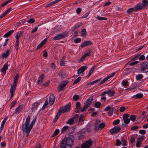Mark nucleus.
Instances as JSON below:
<instances>
[{"mask_svg":"<svg viewBox=\"0 0 148 148\" xmlns=\"http://www.w3.org/2000/svg\"><path fill=\"white\" fill-rule=\"evenodd\" d=\"M36 118H35L33 119L29 126L31 117L29 116H28L26 119L25 123L22 125V130L24 132H25L27 134V136L30 132L33 125L35 123L36 121Z\"/></svg>","mask_w":148,"mask_h":148,"instance_id":"nucleus-1","label":"nucleus"},{"mask_svg":"<svg viewBox=\"0 0 148 148\" xmlns=\"http://www.w3.org/2000/svg\"><path fill=\"white\" fill-rule=\"evenodd\" d=\"M71 103H69L66 105L64 107H61L60 109L59 112L62 113H64L67 112L69 111L70 109Z\"/></svg>","mask_w":148,"mask_h":148,"instance_id":"nucleus-2","label":"nucleus"},{"mask_svg":"<svg viewBox=\"0 0 148 148\" xmlns=\"http://www.w3.org/2000/svg\"><path fill=\"white\" fill-rule=\"evenodd\" d=\"M68 33L66 32H64L56 35L53 38V39L55 40H57L63 38L67 37Z\"/></svg>","mask_w":148,"mask_h":148,"instance_id":"nucleus-3","label":"nucleus"},{"mask_svg":"<svg viewBox=\"0 0 148 148\" xmlns=\"http://www.w3.org/2000/svg\"><path fill=\"white\" fill-rule=\"evenodd\" d=\"M140 70L142 72H148V63L146 62H143L141 64Z\"/></svg>","mask_w":148,"mask_h":148,"instance_id":"nucleus-4","label":"nucleus"},{"mask_svg":"<svg viewBox=\"0 0 148 148\" xmlns=\"http://www.w3.org/2000/svg\"><path fill=\"white\" fill-rule=\"evenodd\" d=\"M92 141L91 139L85 141L81 145V148H89L92 144Z\"/></svg>","mask_w":148,"mask_h":148,"instance_id":"nucleus-5","label":"nucleus"},{"mask_svg":"<svg viewBox=\"0 0 148 148\" xmlns=\"http://www.w3.org/2000/svg\"><path fill=\"white\" fill-rule=\"evenodd\" d=\"M63 140H65V143L66 145L69 146H71L73 144V141L72 139L70 137L67 138H65Z\"/></svg>","mask_w":148,"mask_h":148,"instance_id":"nucleus-6","label":"nucleus"},{"mask_svg":"<svg viewBox=\"0 0 148 148\" xmlns=\"http://www.w3.org/2000/svg\"><path fill=\"white\" fill-rule=\"evenodd\" d=\"M135 12L141 10L144 8L143 6V3H140L137 4L134 7Z\"/></svg>","mask_w":148,"mask_h":148,"instance_id":"nucleus-7","label":"nucleus"},{"mask_svg":"<svg viewBox=\"0 0 148 148\" xmlns=\"http://www.w3.org/2000/svg\"><path fill=\"white\" fill-rule=\"evenodd\" d=\"M121 128L119 127H116L111 129L110 131L112 134H115L119 132L121 130Z\"/></svg>","mask_w":148,"mask_h":148,"instance_id":"nucleus-8","label":"nucleus"},{"mask_svg":"<svg viewBox=\"0 0 148 148\" xmlns=\"http://www.w3.org/2000/svg\"><path fill=\"white\" fill-rule=\"evenodd\" d=\"M55 99V97L53 95H51L49 97V103L50 105H52L54 103Z\"/></svg>","mask_w":148,"mask_h":148,"instance_id":"nucleus-9","label":"nucleus"},{"mask_svg":"<svg viewBox=\"0 0 148 148\" xmlns=\"http://www.w3.org/2000/svg\"><path fill=\"white\" fill-rule=\"evenodd\" d=\"M92 44V42L90 41H85L81 45V47L82 48H83L86 46L91 45Z\"/></svg>","mask_w":148,"mask_h":148,"instance_id":"nucleus-10","label":"nucleus"},{"mask_svg":"<svg viewBox=\"0 0 148 148\" xmlns=\"http://www.w3.org/2000/svg\"><path fill=\"white\" fill-rule=\"evenodd\" d=\"M68 82L67 81L64 82L63 83H62L60 85L59 88V91L62 90L63 88L65 87L66 86Z\"/></svg>","mask_w":148,"mask_h":148,"instance_id":"nucleus-11","label":"nucleus"},{"mask_svg":"<svg viewBox=\"0 0 148 148\" xmlns=\"http://www.w3.org/2000/svg\"><path fill=\"white\" fill-rule=\"evenodd\" d=\"M84 115H81L79 118V124L82 125L84 123Z\"/></svg>","mask_w":148,"mask_h":148,"instance_id":"nucleus-12","label":"nucleus"},{"mask_svg":"<svg viewBox=\"0 0 148 148\" xmlns=\"http://www.w3.org/2000/svg\"><path fill=\"white\" fill-rule=\"evenodd\" d=\"M16 88L14 86H11L10 89V93L11 95L10 98H12L14 96L15 90Z\"/></svg>","mask_w":148,"mask_h":148,"instance_id":"nucleus-13","label":"nucleus"},{"mask_svg":"<svg viewBox=\"0 0 148 148\" xmlns=\"http://www.w3.org/2000/svg\"><path fill=\"white\" fill-rule=\"evenodd\" d=\"M87 66H82L77 71L78 73L80 74L83 73L87 68Z\"/></svg>","mask_w":148,"mask_h":148,"instance_id":"nucleus-14","label":"nucleus"},{"mask_svg":"<svg viewBox=\"0 0 148 148\" xmlns=\"http://www.w3.org/2000/svg\"><path fill=\"white\" fill-rule=\"evenodd\" d=\"M44 77V75L43 74H42L39 77L38 80L37 82V84H42Z\"/></svg>","mask_w":148,"mask_h":148,"instance_id":"nucleus-15","label":"nucleus"},{"mask_svg":"<svg viewBox=\"0 0 148 148\" xmlns=\"http://www.w3.org/2000/svg\"><path fill=\"white\" fill-rule=\"evenodd\" d=\"M101 121L99 120H97L95 124V130H99V125Z\"/></svg>","mask_w":148,"mask_h":148,"instance_id":"nucleus-16","label":"nucleus"},{"mask_svg":"<svg viewBox=\"0 0 148 148\" xmlns=\"http://www.w3.org/2000/svg\"><path fill=\"white\" fill-rule=\"evenodd\" d=\"M143 96V94L139 93L133 96L132 97L134 99H140L142 98Z\"/></svg>","mask_w":148,"mask_h":148,"instance_id":"nucleus-17","label":"nucleus"},{"mask_svg":"<svg viewBox=\"0 0 148 148\" xmlns=\"http://www.w3.org/2000/svg\"><path fill=\"white\" fill-rule=\"evenodd\" d=\"M47 39H45L43 41H42L37 46V49H38L43 46L46 43L47 41Z\"/></svg>","mask_w":148,"mask_h":148,"instance_id":"nucleus-18","label":"nucleus"},{"mask_svg":"<svg viewBox=\"0 0 148 148\" xmlns=\"http://www.w3.org/2000/svg\"><path fill=\"white\" fill-rule=\"evenodd\" d=\"M8 68V64H5L4 65L3 67L1 69V71L2 72L5 73L6 72V70Z\"/></svg>","mask_w":148,"mask_h":148,"instance_id":"nucleus-19","label":"nucleus"},{"mask_svg":"<svg viewBox=\"0 0 148 148\" xmlns=\"http://www.w3.org/2000/svg\"><path fill=\"white\" fill-rule=\"evenodd\" d=\"M92 101V99H91L90 98L88 99L87 101L86 102L85 104V106H87V107H88V106L90 105L91 104Z\"/></svg>","mask_w":148,"mask_h":148,"instance_id":"nucleus-20","label":"nucleus"},{"mask_svg":"<svg viewBox=\"0 0 148 148\" xmlns=\"http://www.w3.org/2000/svg\"><path fill=\"white\" fill-rule=\"evenodd\" d=\"M9 55V50H7L5 53L2 54V58H7Z\"/></svg>","mask_w":148,"mask_h":148,"instance_id":"nucleus-21","label":"nucleus"},{"mask_svg":"<svg viewBox=\"0 0 148 148\" xmlns=\"http://www.w3.org/2000/svg\"><path fill=\"white\" fill-rule=\"evenodd\" d=\"M22 34V32H18L16 34V36L15 38L16 39V40H19L18 39L21 36Z\"/></svg>","mask_w":148,"mask_h":148,"instance_id":"nucleus-22","label":"nucleus"},{"mask_svg":"<svg viewBox=\"0 0 148 148\" xmlns=\"http://www.w3.org/2000/svg\"><path fill=\"white\" fill-rule=\"evenodd\" d=\"M23 109V107L22 105H20L17 107L15 110L16 112L19 113L20 111L22 110Z\"/></svg>","mask_w":148,"mask_h":148,"instance_id":"nucleus-23","label":"nucleus"},{"mask_svg":"<svg viewBox=\"0 0 148 148\" xmlns=\"http://www.w3.org/2000/svg\"><path fill=\"white\" fill-rule=\"evenodd\" d=\"M142 2L143 3V5L144 8L148 6V0H143Z\"/></svg>","mask_w":148,"mask_h":148,"instance_id":"nucleus-24","label":"nucleus"},{"mask_svg":"<svg viewBox=\"0 0 148 148\" xmlns=\"http://www.w3.org/2000/svg\"><path fill=\"white\" fill-rule=\"evenodd\" d=\"M14 31V30H13L10 31L4 35V37H8Z\"/></svg>","mask_w":148,"mask_h":148,"instance_id":"nucleus-25","label":"nucleus"},{"mask_svg":"<svg viewBox=\"0 0 148 148\" xmlns=\"http://www.w3.org/2000/svg\"><path fill=\"white\" fill-rule=\"evenodd\" d=\"M38 105V102H35L32 105V110H35L37 107Z\"/></svg>","mask_w":148,"mask_h":148,"instance_id":"nucleus-26","label":"nucleus"},{"mask_svg":"<svg viewBox=\"0 0 148 148\" xmlns=\"http://www.w3.org/2000/svg\"><path fill=\"white\" fill-rule=\"evenodd\" d=\"M115 93V92L114 91L109 90L108 91H107V94H108V95L110 97L113 96Z\"/></svg>","mask_w":148,"mask_h":148,"instance_id":"nucleus-27","label":"nucleus"},{"mask_svg":"<svg viewBox=\"0 0 148 148\" xmlns=\"http://www.w3.org/2000/svg\"><path fill=\"white\" fill-rule=\"evenodd\" d=\"M134 11L135 12L134 7V8H131L128 9L127 11V12L128 14H130Z\"/></svg>","mask_w":148,"mask_h":148,"instance_id":"nucleus-28","label":"nucleus"},{"mask_svg":"<svg viewBox=\"0 0 148 148\" xmlns=\"http://www.w3.org/2000/svg\"><path fill=\"white\" fill-rule=\"evenodd\" d=\"M101 79L100 78H99V79H97L95 81H94L91 82H90V83H88L87 84V85H93V84H95V83L99 82Z\"/></svg>","mask_w":148,"mask_h":148,"instance_id":"nucleus-29","label":"nucleus"},{"mask_svg":"<svg viewBox=\"0 0 148 148\" xmlns=\"http://www.w3.org/2000/svg\"><path fill=\"white\" fill-rule=\"evenodd\" d=\"M87 52L85 53L84 55V56L86 58L87 56H90V53L91 52L90 49L88 50L87 51Z\"/></svg>","mask_w":148,"mask_h":148,"instance_id":"nucleus-30","label":"nucleus"},{"mask_svg":"<svg viewBox=\"0 0 148 148\" xmlns=\"http://www.w3.org/2000/svg\"><path fill=\"white\" fill-rule=\"evenodd\" d=\"M61 113H61L60 112H59V110L55 118L54 121V122H56V121L58 119V118L60 116Z\"/></svg>","mask_w":148,"mask_h":148,"instance_id":"nucleus-31","label":"nucleus"},{"mask_svg":"<svg viewBox=\"0 0 148 148\" xmlns=\"http://www.w3.org/2000/svg\"><path fill=\"white\" fill-rule=\"evenodd\" d=\"M139 62L138 61H134L133 62H132V63H129V62H128L127 63V64L125 65L126 66H127V65H130V66H133L134 65H135L137 64H138Z\"/></svg>","mask_w":148,"mask_h":148,"instance_id":"nucleus-32","label":"nucleus"},{"mask_svg":"<svg viewBox=\"0 0 148 148\" xmlns=\"http://www.w3.org/2000/svg\"><path fill=\"white\" fill-rule=\"evenodd\" d=\"M66 145L65 143V140H63L61 143L60 145L61 148H66Z\"/></svg>","mask_w":148,"mask_h":148,"instance_id":"nucleus-33","label":"nucleus"},{"mask_svg":"<svg viewBox=\"0 0 148 148\" xmlns=\"http://www.w3.org/2000/svg\"><path fill=\"white\" fill-rule=\"evenodd\" d=\"M96 18L98 20L100 21L102 20H106L107 19V18L103 17H102L100 16H97Z\"/></svg>","mask_w":148,"mask_h":148,"instance_id":"nucleus-34","label":"nucleus"},{"mask_svg":"<svg viewBox=\"0 0 148 148\" xmlns=\"http://www.w3.org/2000/svg\"><path fill=\"white\" fill-rule=\"evenodd\" d=\"M81 77H79L77 78L75 80L74 82L73 83V84H75L78 83L81 80Z\"/></svg>","mask_w":148,"mask_h":148,"instance_id":"nucleus-35","label":"nucleus"},{"mask_svg":"<svg viewBox=\"0 0 148 148\" xmlns=\"http://www.w3.org/2000/svg\"><path fill=\"white\" fill-rule=\"evenodd\" d=\"M73 122V119L71 118V119H69L68 121L66 122V123L70 125H72Z\"/></svg>","mask_w":148,"mask_h":148,"instance_id":"nucleus-36","label":"nucleus"},{"mask_svg":"<svg viewBox=\"0 0 148 148\" xmlns=\"http://www.w3.org/2000/svg\"><path fill=\"white\" fill-rule=\"evenodd\" d=\"M64 59L65 58L64 57L62 59L60 60V64L61 66H64Z\"/></svg>","mask_w":148,"mask_h":148,"instance_id":"nucleus-37","label":"nucleus"},{"mask_svg":"<svg viewBox=\"0 0 148 148\" xmlns=\"http://www.w3.org/2000/svg\"><path fill=\"white\" fill-rule=\"evenodd\" d=\"M116 73L115 72H113L110 75H109L108 76L106 77V78L107 79H109L110 78L113 77L115 74Z\"/></svg>","mask_w":148,"mask_h":148,"instance_id":"nucleus-38","label":"nucleus"},{"mask_svg":"<svg viewBox=\"0 0 148 148\" xmlns=\"http://www.w3.org/2000/svg\"><path fill=\"white\" fill-rule=\"evenodd\" d=\"M48 99H47L45 101V103L44 104L43 107H42V110H44L45 108L47 107V106L48 105Z\"/></svg>","mask_w":148,"mask_h":148,"instance_id":"nucleus-39","label":"nucleus"},{"mask_svg":"<svg viewBox=\"0 0 148 148\" xmlns=\"http://www.w3.org/2000/svg\"><path fill=\"white\" fill-rule=\"evenodd\" d=\"M79 96L78 95H74L73 99L74 100L76 101L79 99Z\"/></svg>","mask_w":148,"mask_h":148,"instance_id":"nucleus-40","label":"nucleus"},{"mask_svg":"<svg viewBox=\"0 0 148 148\" xmlns=\"http://www.w3.org/2000/svg\"><path fill=\"white\" fill-rule=\"evenodd\" d=\"M78 114H75L74 115V116L72 118V119H73V120L74 122V121H77L78 120Z\"/></svg>","mask_w":148,"mask_h":148,"instance_id":"nucleus-41","label":"nucleus"},{"mask_svg":"<svg viewBox=\"0 0 148 148\" xmlns=\"http://www.w3.org/2000/svg\"><path fill=\"white\" fill-rule=\"evenodd\" d=\"M101 105V103L99 102H97L95 103V107L97 108H99Z\"/></svg>","mask_w":148,"mask_h":148,"instance_id":"nucleus-42","label":"nucleus"},{"mask_svg":"<svg viewBox=\"0 0 148 148\" xmlns=\"http://www.w3.org/2000/svg\"><path fill=\"white\" fill-rule=\"evenodd\" d=\"M136 78L137 80H139L142 79L143 78V75L141 74H140L137 75H136Z\"/></svg>","mask_w":148,"mask_h":148,"instance_id":"nucleus-43","label":"nucleus"},{"mask_svg":"<svg viewBox=\"0 0 148 148\" xmlns=\"http://www.w3.org/2000/svg\"><path fill=\"white\" fill-rule=\"evenodd\" d=\"M19 46V40H16V42L15 46V48L16 50H18V49Z\"/></svg>","mask_w":148,"mask_h":148,"instance_id":"nucleus-44","label":"nucleus"},{"mask_svg":"<svg viewBox=\"0 0 148 148\" xmlns=\"http://www.w3.org/2000/svg\"><path fill=\"white\" fill-rule=\"evenodd\" d=\"M57 3L56 1V0H55L54 1H53L51 3H49L46 6V7H48L49 6H51L53 4H54L56 3Z\"/></svg>","mask_w":148,"mask_h":148,"instance_id":"nucleus-45","label":"nucleus"},{"mask_svg":"<svg viewBox=\"0 0 148 148\" xmlns=\"http://www.w3.org/2000/svg\"><path fill=\"white\" fill-rule=\"evenodd\" d=\"M59 130L58 129H56L54 132L53 134V136H55L57 135L59 133Z\"/></svg>","mask_w":148,"mask_h":148,"instance_id":"nucleus-46","label":"nucleus"},{"mask_svg":"<svg viewBox=\"0 0 148 148\" xmlns=\"http://www.w3.org/2000/svg\"><path fill=\"white\" fill-rule=\"evenodd\" d=\"M35 22V19H34L32 18L29 19V20L27 21V23H34Z\"/></svg>","mask_w":148,"mask_h":148,"instance_id":"nucleus-47","label":"nucleus"},{"mask_svg":"<svg viewBox=\"0 0 148 148\" xmlns=\"http://www.w3.org/2000/svg\"><path fill=\"white\" fill-rule=\"evenodd\" d=\"M86 29H83L82 31V36H86Z\"/></svg>","mask_w":148,"mask_h":148,"instance_id":"nucleus-48","label":"nucleus"},{"mask_svg":"<svg viewBox=\"0 0 148 148\" xmlns=\"http://www.w3.org/2000/svg\"><path fill=\"white\" fill-rule=\"evenodd\" d=\"M130 119L133 121H134L136 119V117L135 115H131Z\"/></svg>","mask_w":148,"mask_h":148,"instance_id":"nucleus-49","label":"nucleus"},{"mask_svg":"<svg viewBox=\"0 0 148 148\" xmlns=\"http://www.w3.org/2000/svg\"><path fill=\"white\" fill-rule=\"evenodd\" d=\"M68 126H64L63 128L62 132L61 133H62L66 131L68 129Z\"/></svg>","mask_w":148,"mask_h":148,"instance_id":"nucleus-50","label":"nucleus"},{"mask_svg":"<svg viewBox=\"0 0 148 148\" xmlns=\"http://www.w3.org/2000/svg\"><path fill=\"white\" fill-rule=\"evenodd\" d=\"M121 140L123 143V144H122L123 146H124L126 145L125 140L123 137H122L121 138Z\"/></svg>","mask_w":148,"mask_h":148,"instance_id":"nucleus-51","label":"nucleus"},{"mask_svg":"<svg viewBox=\"0 0 148 148\" xmlns=\"http://www.w3.org/2000/svg\"><path fill=\"white\" fill-rule=\"evenodd\" d=\"M131 142L132 143H133L135 141V138L134 137V136L132 135L131 137Z\"/></svg>","mask_w":148,"mask_h":148,"instance_id":"nucleus-52","label":"nucleus"},{"mask_svg":"<svg viewBox=\"0 0 148 148\" xmlns=\"http://www.w3.org/2000/svg\"><path fill=\"white\" fill-rule=\"evenodd\" d=\"M125 108L124 106H122L119 109V111L121 112H123L124 111H125Z\"/></svg>","mask_w":148,"mask_h":148,"instance_id":"nucleus-53","label":"nucleus"},{"mask_svg":"<svg viewBox=\"0 0 148 148\" xmlns=\"http://www.w3.org/2000/svg\"><path fill=\"white\" fill-rule=\"evenodd\" d=\"M120 122V120L119 119L116 120L113 122L114 125H117Z\"/></svg>","mask_w":148,"mask_h":148,"instance_id":"nucleus-54","label":"nucleus"},{"mask_svg":"<svg viewBox=\"0 0 148 148\" xmlns=\"http://www.w3.org/2000/svg\"><path fill=\"white\" fill-rule=\"evenodd\" d=\"M105 124L103 123H102L99 125V128L102 129L105 127Z\"/></svg>","mask_w":148,"mask_h":148,"instance_id":"nucleus-55","label":"nucleus"},{"mask_svg":"<svg viewBox=\"0 0 148 148\" xmlns=\"http://www.w3.org/2000/svg\"><path fill=\"white\" fill-rule=\"evenodd\" d=\"M81 106V103L80 102H77L76 105V109H79L80 108Z\"/></svg>","mask_w":148,"mask_h":148,"instance_id":"nucleus-56","label":"nucleus"},{"mask_svg":"<svg viewBox=\"0 0 148 148\" xmlns=\"http://www.w3.org/2000/svg\"><path fill=\"white\" fill-rule=\"evenodd\" d=\"M121 144V142L120 141L117 139L116 140V145L117 146H120Z\"/></svg>","mask_w":148,"mask_h":148,"instance_id":"nucleus-57","label":"nucleus"},{"mask_svg":"<svg viewBox=\"0 0 148 148\" xmlns=\"http://www.w3.org/2000/svg\"><path fill=\"white\" fill-rule=\"evenodd\" d=\"M122 83L123 86H125L127 85L128 82L127 81L123 80L122 82Z\"/></svg>","mask_w":148,"mask_h":148,"instance_id":"nucleus-58","label":"nucleus"},{"mask_svg":"<svg viewBox=\"0 0 148 148\" xmlns=\"http://www.w3.org/2000/svg\"><path fill=\"white\" fill-rule=\"evenodd\" d=\"M81 41V39L80 38H77L75 39L74 40V42L75 43H78L80 42Z\"/></svg>","mask_w":148,"mask_h":148,"instance_id":"nucleus-59","label":"nucleus"},{"mask_svg":"<svg viewBox=\"0 0 148 148\" xmlns=\"http://www.w3.org/2000/svg\"><path fill=\"white\" fill-rule=\"evenodd\" d=\"M113 113V108H112V109L109 111V112H108V114L109 116H111Z\"/></svg>","mask_w":148,"mask_h":148,"instance_id":"nucleus-60","label":"nucleus"},{"mask_svg":"<svg viewBox=\"0 0 148 148\" xmlns=\"http://www.w3.org/2000/svg\"><path fill=\"white\" fill-rule=\"evenodd\" d=\"M145 59V57L143 55H142L140 56L139 58V60L141 61L144 60Z\"/></svg>","mask_w":148,"mask_h":148,"instance_id":"nucleus-61","label":"nucleus"},{"mask_svg":"<svg viewBox=\"0 0 148 148\" xmlns=\"http://www.w3.org/2000/svg\"><path fill=\"white\" fill-rule=\"evenodd\" d=\"M88 107H87V106H85V105L84 106V107L81 110V111L82 112H83L85 111L86 109H87Z\"/></svg>","mask_w":148,"mask_h":148,"instance_id":"nucleus-62","label":"nucleus"},{"mask_svg":"<svg viewBox=\"0 0 148 148\" xmlns=\"http://www.w3.org/2000/svg\"><path fill=\"white\" fill-rule=\"evenodd\" d=\"M108 80L106 78V77L103 80L101 81L99 83V84L101 85V84L104 83L105 81H107Z\"/></svg>","mask_w":148,"mask_h":148,"instance_id":"nucleus-63","label":"nucleus"},{"mask_svg":"<svg viewBox=\"0 0 148 148\" xmlns=\"http://www.w3.org/2000/svg\"><path fill=\"white\" fill-rule=\"evenodd\" d=\"M85 58L84 56H83L79 60H78V62L79 63L81 62L84 60Z\"/></svg>","mask_w":148,"mask_h":148,"instance_id":"nucleus-64","label":"nucleus"}]
</instances>
